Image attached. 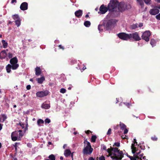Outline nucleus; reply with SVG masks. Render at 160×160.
<instances>
[{
    "instance_id": "nucleus-1",
    "label": "nucleus",
    "mask_w": 160,
    "mask_h": 160,
    "mask_svg": "<svg viewBox=\"0 0 160 160\" xmlns=\"http://www.w3.org/2000/svg\"><path fill=\"white\" fill-rule=\"evenodd\" d=\"M107 152H108V157L110 156L112 160H120L123 157L124 154L122 151H120L117 148H110L107 149Z\"/></svg>"
},
{
    "instance_id": "nucleus-2",
    "label": "nucleus",
    "mask_w": 160,
    "mask_h": 160,
    "mask_svg": "<svg viewBox=\"0 0 160 160\" xmlns=\"http://www.w3.org/2000/svg\"><path fill=\"white\" fill-rule=\"evenodd\" d=\"M84 145L82 151L83 156H84L86 155H90L93 150V148H92L90 143L87 140L84 141Z\"/></svg>"
},
{
    "instance_id": "nucleus-3",
    "label": "nucleus",
    "mask_w": 160,
    "mask_h": 160,
    "mask_svg": "<svg viewBox=\"0 0 160 160\" xmlns=\"http://www.w3.org/2000/svg\"><path fill=\"white\" fill-rule=\"evenodd\" d=\"M118 3L117 0H111L108 6V10L110 12L118 11Z\"/></svg>"
},
{
    "instance_id": "nucleus-4",
    "label": "nucleus",
    "mask_w": 160,
    "mask_h": 160,
    "mask_svg": "<svg viewBox=\"0 0 160 160\" xmlns=\"http://www.w3.org/2000/svg\"><path fill=\"white\" fill-rule=\"evenodd\" d=\"M130 8L131 6L129 4H127L124 2H121L118 3V10L120 12H122Z\"/></svg>"
},
{
    "instance_id": "nucleus-5",
    "label": "nucleus",
    "mask_w": 160,
    "mask_h": 160,
    "mask_svg": "<svg viewBox=\"0 0 160 160\" xmlns=\"http://www.w3.org/2000/svg\"><path fill=\"white\" fill-rule=\"evenodd\" d=\"M118 20L115 19H112L109 20L107 22L106 27L107 30L110 29L113 27L118 22Z\"/></svg>"
},
{
    "instance_id": "nucleus-6",
    "label": "nucleus",
    "mask_w": 160,
    "mask_h": 160,
    "mask_svg": "<svg viewBox=\"0 0 160 160\" xmlns=\"http://www.w3.org/2000/svg\"><path fill=\"white\" fill-rule=\"evenodd\" d=\"M11 64L12 66V69L13 70L16 69L19 66V65L17 63L18 60L16 57H14L11 59L10 61Z\"/></svg>"
},
{
    "instance_id": "nucleus-7",
    "label": "nucleus",
    "mask_w": 160,
    "mask_h": 160,
    "mask_svg": "<svg viewBox=\"0 0 160 160\" xmlns=\"http://www.w3.org/2000/svg\"><path fill=\"white\" fill-rule=\"evenodd\" d=\"M150 35V32L149 31H145L143 32L142 36V38L146 41L148 42L149 40V37Z\"/></svg>"
},
{
    "instance_id": "nucleus-8",
    "label": "nucleus",
    "mask_w": 160,
    "mask_h": 160,
    "mask_svg": "<svg viewBox=\"0 0 160 160\" xmlns=\"http://www.w3.org/2000/svg\"><path fill=\"white\" fill-rule=\"evenodd\" d=\"M129 37L130 39L132 38L135 41H139L141 39L140 37L139 36L138 33L137 32L130 33Z\"/></svg>"
},
{
    "instance_id": "nucleus-9",
    "label": "nucleus",
    "mask_w": 160,
    "mask_h": 160,
    "mask_svg": "<svg viewBox=\"0 0 160 160\" xmlns=\"http://www.w3.org/2000/svg\"><path fill=\"white\" fill-rule=\"evenodd\" d=\"M118 37L122 39L127 40L130 39L129 34H126L124 32L119 33L118 35Z\"/></svg>"
},
{
    "instance_id": "nucleus-10",
    "label": "nucleus",
    "mask_w": 160,
    "mask_h": 160,
    "mask_svg": "<svg viewBox=\"0 0 160 160\" xmlns=\"http://www.w3.org/2000/svg\"><path fill=\"white\" fill-rule=\"evenodd\" d=\"M48 92H49L48 90H46L44 91H39L36 93V95L38 97L42 98L47 96L48 94Z\"/></svg>"
},
{
    "instance_id": "nucleus-11",
    "label": "nucleus",
    "mask_w": 160,
    "mask_h": 160,
    "mask_svg": "<svg viewBox=\"0 0 160 160\" xmlns=\"http://www.w3.org/2000/svg\"><path fill=\"white\" fill-rule=\"evenodd\" d=\"M108 10V7H107L105 6L104 5H102L100 8L99 11L98 12V13L101 14H104Z\"/></svg>"
},
{
    "instance_id": "nucleus-12",
    "label": "nucleus",
    "mask_w": 160,
    "mask_h": 160,
    "mask_svg": "<svg viewBox=\"0 0 160 160\" xmlns=\"http://www.w3.org/2000/svg\"><path fill=\"white\" fill-rule=\"evenodd\" d=\"M143 25L142 23H136L133 24L130 26V28L131 29H134L138 27L141 28Z\"/></svg>"
},
{
    "instance_id": "nucleus-13",
    "label": "nucleus",
    "mask_w": 160,
    "mask_h": 160,
    "mask_svg": "<svg viewBox=\"0 0 160 160\" xmlns=\"http://www.w3.org/2000/svg\"><path fill=\"white\" fill-rule=\"evenodd\" d=\"M134 143H132L131 146V149L132 152L133 154H135V152L138 151V149L135 147V144L137 145L138 143L136 141V139H134Z\"/></svg>"
},
{
    "instance_id": "nucleus-14",
    "label": "nucleus",
    "mask_w": 160,
    "mask_h": 160,
    "mask_svg": "<svg viewBox=\"0 0 160 160\" xmlns=\"http://www.w3.org/2000/svg\"><path fill=\"white\" fill-rule=\"evenodd\" d=\"M20 9L23 11L26 10L28 8V3L26 2H22L20 6Z\"/></svg>"
},
{
    "instance_id": "nucleus-15",
    "label": "nucleus",
    "mask_w": 160,
    "mask_h": 160,
    "mask_svg": "<svg viewBox=\"0 0 160 160\" xmlns=\"http://www.w3.org/2000/svg\"><path fill=\"white\" fill-rule=\"evenodd\" d=\"M159 10L157 9H151L150 11L151 14L155 15L159 12Z\"/></svg>"
},
{
    "instance_id": "nucleus-16",
    "label": "nucleus",
    "mask_w": 160,
    "mask_h": 160,
    "mask_svg": "<svg viewBox=\"0 0 160 160\" xmlns=\"http://www.w3.org/2000/svg\"><path fill=\"white\" fill-rule=\"evenodd\" d=\"M82 14V11L81 10H79L78 11H77L75 12V16L78 18H79L81 16Z\"/></svg>"
},
{
    "instance_id": "nucleus-17",
    "label": "nucleus",
    "mask_w": 160,
    "mask_h": 160,
    "mask_svg": "<svg viewBox=\"0 0 160 160\" xmlns=\"http://www.w3.org/2000/svg\"><path fill=\"white\" fill-rule=\"evenodd\" d=\"M7 54L5 50L2 51L0 54V58L1 59L5 58Z\"/></svg>"
},
{
    "instance_id": "nucleus-18",
    "label": "nucleus",
    "mask_w": 160,
    "mask_h": 160,
    "mask_svg": "<svg viewBox=\"0 0 160 160\" xmlns=\"http://www.w3.org/2000/svg\"><path fill=\"white\" fill-rule=\"evenodd\" d=\"M7 116L4 114L0 115V122H3L7 119Z\"/></svg>"
},
{
    "instance_id": "nucleus-19",
    "label": "nucleus",
    "mask_w": 160,
    "mask_h": 160,
    "mask_svg": "<svg viewBox=\"0 0 160 160\" xmlns=\"http://www.w3.org/2000/svg\"><path fill=\"white\" fill-rule=\"evenodd\" d=\"M35 74L37 76L40 75L41 73V71L40 67H36L35 69Z\"/></svg>"
},
{
    "instance_id": "nucleus-20",
    "label": "nucleus",
    "mask_w": 160,
    "mask_h": 160,
    "mask_svg": "<svg viewBox=\"0 0 160 160\" xmlns=\"http://www.w3.org/2000/svg\"><path fill=\"white\" fill-rule=\"evenodd\" d=\"M71 154V152L70 150L66 149L64 152V155L66 157H68Z\"/></svg>"
},
{
    "instance_id": "nucleus-21",
    "label": "nucleus",
    "mask_w": 160,
    "mask_h": 160,
    "mask_svg": "<svg viewBox=\"0 0 160 160\" xmlns=\"http://www.w3.org/2000/svg\"><path fill=\"white\" fill-rule=\"evenodd\" d=\"M42 107L45 109H48L50 108V106L49 104L43 103L42 105Z\"/></svg>"
},
{
    "instance_id": "nucleus-22",
    "label": "nucleus",
    "mask_w": 160,
    "mask_h": 160,
    "mask_svg": "<svg viewBox=\"0 0 160 160\" xmlns=\"http://www.w3.org/2000/svg\"><path fill=\"white\" fill-rule=\"evenodd\" d=\"M6 68L7 72L10 73L11 71V69H12V66L11 65L8 64L6 66Z\"/></svg>"
},
{
    "instance_id": "nucleus-23",
    "label": "nucleus",
    "mask_w": 160,
    "mask_h": 160,
    "mask_svg": "<svg viewBox=\"0 0 160 160\" xmlns=\"http://www.w3.org/2000/svg\"><path fill=\"white\" fill-rule=\"evenodd\" d=\"M137 159H140V160H141L142 158H139L138 156H137V155H134V156L131 157L130 159L131 160H137Z\"/></svg>"
},
{
    "instance_id": "nucleus-24",
    "label": "nucleus",
    "mask_w": 160,
    "mask_h": 160,
    "mask_svg": "<svg viewBox=\"0 0 160 160\" xmlns=\"http://www.w3.org/2000/svg\"><path fill=\"white\" fill-rule=\"evenodd\" d=\"M15 133V132H13L11 134V137L12 140L13 141H15L18 140V138L16 136H13L14 134Z\"/></svg>"
},
{
    "instance_id": "nucleus-25",
    "label": "nucleus",
    "mask_w": 160,
    "mask_h": 160,
    "mask_svg": "<svg viewBox=\"0 0 160 160\" xmlns=\"http://www.w3.org/2000/svg\"><path fill=\"white\" fill-rule=\"evenodd\" d=\"M119 126L120 127L121 129L122 130H124L126 127L125 124L121 122L120 123Z\"/></svg>"
},
{
    "instance_id": "nucleus-26",
    "label": "nucleus",
    "mask_w": 160,
    "mask_h": 160,
    "mask_svg": "<svg viewBox=\"0 0 160 160\" xmlns=\"http://www.w3.org/2000/svg\"><path fill=\"white\" fill-rule=\"evenodd\" d=\"M21 20L20 19L19 20H16L15 21V23L16 25L18 27H19L21 25Z\"/></svg>"
},
{
    "instance_id": "nucleus-27",
    "label": "nucleus",
    "mask_w": 160,
    "mask_h": 160,
    "mask_svg": "<svg viewBox=\"0 0 160 160\" xmlns=\"http://www.w3.org/2000/svg\"><path fill=\"white\" fill-rule=\"evenodd\" d=\"M50 160H55V156L53 154H51L48 157Z\"/></svg>"
},
{
    "instance_id": "nucleus-28",
    "label": "nucleus",
    "mask_w": 160,
    "mask_h": 160,
    "mask_svg": "<svg viewBox=\"0 0 160 160\" xmlns=\"http://www.w3.org/2000/svg\"><path fill=\"white\" fill-rule=\"evenodd\" d=\"M97 137L95 135H92L91 138V142H95Z\"/></svg>"
},
{
    "instance_id": "nucleus-29",
    "label": "nucleus",
    "mask_w": 160,
    "mask_h": 160,
    "mask_svg": "<svg viewBox=\"0 0 160 160\" xmlns=\"http://www.w3.org/2000/svg\"><path fill=\"white\" fill-rule=\"evenodd\" d=\"M44 121L43 120L41 119H39L37 121V124L38 126H41V124H43Z\"/></svg>"
},
{
    "instance_id": "nucleus-30",
    "label": "nucleus",
    "mask_w": 160,
    "mask_h": 160,
    "mask_svg": "<svg viewBox=\"0 0 160 160\" xmlns=\"http://www.w3.org/2000/svg\"><path fill=\"white\" fill-rule=\"evenodd\" d=\"M13 18L15 21L16 20H19L20 19L19 16L18 14H15L12 16Z\"/></svg>"
},
{
    "instance_id": "nucleus-31",
    "label": "nucleus",
    "mask_w": 160,
    "mask_h": 160,
    "mask_svg": "<svg viewBox=\"0 0 160 160\" xmlns=\"http://www.w3.org/2000/svg\"><path fill=\"white\" fill-rule=\"evenodd\" d=\"M2 42L3 44V48H6L8 44L7 42H6V41L4 40H2Z\"/></svg>"
},
{
    "instance_id": "nucleus-32",
    "label": "nucleus",
    "mask_w": 160,
    "mask_h": 160,
    "mask_svg": "<svg viewBox=\"0 0 160 160\" xmlns=\"http://www.w3.org/2000/svg\"><path fill=\"white\" fill-rule=\"evenodd\" d=\"M91 23L89 21H86L84 22V25L86 27H88L90 25Z\"/></svg>"
},
{
    "instance_id": "nucleus-33",
    "label": "nucleus",
    "mask_w": 160,
    "mask_h": 160,
    "mask_svg": "<svg viewBox=\"0 0 160 160\" xmlns=\"http://www.w3.org/2000/svg\"><path fill=\"white\" fill-rule=\"evenodd\" d=\"M155 40L154 39H152L151 40L150 44L153 47L155 45Z\"/></svg>"
},
{
    "instance_id": "nucleus-34",
    "label": "nucleus",
    "mask_w": 160,
    "mask_h": 160,
    "mask_svg": "<svg viewBox=\"0 0 160 160\" xmlns=\"http://www.w3.org/2000/svg\"><path fill=\"white\" fill-rule=\"evenodd\" d=\"M103 26L102 25H99L98 26V29L100 31H102L103 30Z\"/></svg>"
},
{
    "instance_id": "nucleus-35",
    "label": "nucleus",
    "mask_w": 160,
    "mask_h": 160,
    "mask_svg": "<svg viewBox=\"0 0 160 160\" xmlns=\"http://www.w3.org/2000/svg\"><path fill=\"white\" fill-rule=\"evenodd\" d=\"M97 159H98L99 160H105V157L103 155L99 158L97 157Z\"/></svg>"
},
{
    "instance_id": "nucleus-36",
    "label": "nucleus",
    "mask_w": 160,
    "mask_h": 160,
    "mask_svg": "<svg viewBox=\"0 0 160 160\" xmlns=\"http://www.w3.org/2000/svg\"><path fill=\"white\" fill-rule=\"evenodd\" d=\"M142 6L144 4V3L142 0H136Z\"/></svg>"
},
{
    "instance_id": "nucleus-37",
    "label": "nucleus",
    "mask_w": 160,
    "mask_h": 160,
    "mask_svg": "<svg viewBox=\"0 0 160 160\" xmlns=\"http://www.w3.org/2000/svg\"><path fill=\"white\" fill-rule=\"evenodd\" d=\"M66 92V90L64 88H62L60 89V92L62 93H64Z\"/></svg>"
},
{
    "instance_id": "nucleus-38",
    "label": "nucleus",
    "mask_w": 160,
    "mask_h": 160,
    "mask_svg": "<svg viewBox=\"0 0 160 160\" xmlns=\"http://www.w3.org/2000/svg\"><path fill=\"white\" fill-rule=\"evenodd\" d=\"M112 132V129L111 128H109L108 130V131L107 132V134L108 135H110L111 133Z\"/></svg>"
},
{
    "instance_id": "nucleus-39",
    "label": "nucleus",
    "mask_w": 160,
    "mask_h": 160,
    "mask_svg": "<svg viewBox=\"0 0 160 160\" xmlns=\"http://www.w3.org/2000/svg\"><path fill=\"white\" fill-rule=\"evenodd\" d=\"M116 146L119 147L120 146V143L119 142H116L114 143L113 146Z\"/></svg>"
},
{
    "instance_id": "nucleus-40",
    "label": "nucleus",
    "mask_w": 160,
    "mask_h": 160,
    "mask_svg": "<svg viewBox=\"0 0 160 160\" xmlns=\"http://www.w3.org/2000/svg\"><path fill=\"white\" fill-rule=\"evenodd\" d=\"M51 122L50 120L48 118L46 119L45 120V123H49Z\"/></svg>"
},
{
    "instance_id": "nucleus-41",
    "label": "nucleus",
    "mask_w": 160,
    "mask_h": 160,
    "mask_svg": "<svg viewBox=\"0 0 160 160\" xmlns=\"http://www.w3.org/2000/svg\"><path fill=\"white\" fill-rule=\"evenodd\" d=\"M144 2L147 4H150L151 0H144Z\"/></svg>"
},
{
    "instance_id": "nucleus-42",
    "label": "nucleus",
    "mask_w": 160,
    "mask_h": 160,
    "mask_svg": "<svg viewBox=\"0 0 160 160\" xmlns=\"http://www.w3.org/2000/svg\"><path fill=\"white\" fill-rule=\"evenodd\" d=\"M140 148L142 150H145V146L143 145H141L140 146Z\"/></svg>"
},
{
    "instance_id": "nucleus-43",
    "label": "nucleus",
    "mask_w": 160,
    "mask_h": 160,
    "mask_svg": "<svg viewBox=\"0 0 160 160\" xmlns=\"http://www.w3.org/2000/svg\"><path fill=\"white\" fill-rule=\"evenodd\" d=\"M151 139L154 141H156L157 140L158 138L155 136H154L151 137Z\"/></svg>"
},
{
    "instance_id": "nucleus-44",
    "label": "nucleus",
    "mask_w": 160,
    "mask_h": 160,
    "mask_svg": "<svg viewBox=\"0 0 160 160\" xmlns=\"http://www.w3.org/2000/svg\"><path fill=\"white\" fill-rule=\"evenodd\" d=\"M8 57L9 58H11L12 57V53L9 52L8 53Z\"/></svg>"
},
{
    "instance_id": "nucleus-45",
    "label": "nucleus",
    "mask_w": 160,
    "mask_h": 160,
    "mask_svg": "<svg viewBox=\"0 0 160 160\" xmlns=\"http://www.w3.org/2000/svg\"><path fill=\"white\" fill-rule=\"evenodd\" d=\"M37 80H45V78L44 76H42L40 78H38Z\"/></svg>"
},
{
    "instance_id": "nucleus-46",
    "label": "nucleus",
    "mask_w": 160,
    "mask_h": 160,
    "mask_svg": "<svg viewBox=\"0 0 160 160\" xmlns=\"http://www.w3.org/2000/svg\"><path fill=\"white\" fill-rule=\"evenodd\" d=\"M124 129V134H126L128 132V129L126 128Z\"/></svg>"
},
{
    "instance_id": "nucleus-47",
    "label": "nucleus",
    "mask_w": 160,
    "mask_h": 160,
    "mask_svg": "<svg viewBox=\"0 0 160 160\" xmlns=\"http://www.w3.org/2000/svg\"><path fill=\"white\" fill-rule=\"evenodd\" d=\"M156 17L157 19L158 20H160V13L158 15L156 16Z\"/></svg>"
},
{
    "instance_id": "nucleus-48",
    "label": "nucleus",
    "mask_w": 160,
    "mask_h": 160,
    "mask_svg": "<svg viewBox=\"0 0 160 160\" xmlns=\"http://www.w3.org/2000/svg\"><path fill=\"white\" fill-rule=\"evenodd\" d=\"M27 146L28 147L30 148H31L32 147V144H31V143H28L27 144Z\"/></svg>"
},
{
    "instance_id": "nucleus-49",
    "label": "nucleus",
    "mask_w": 160,
    "mask_h": 160,
    "mask_svg": "<svg viewBox=\"0 0 160 160\" xmlns=\"http://www.w3.org/2000/svg\"><path fill=\"white\" fill-rule=\"evenodd\" d=\"M31 86L30 85H28L26 87V88L27 90H29L31 89Z\"/></svg>"
},
{
    "instance_id": "nucleus-50",
    "label": "nucleus",
    "mask_w": 160,
    "mask_h": 160,
    "mask_svg": "<svg viewBox=\"0 0 160 160\" xmlns=\"http://www.w3.org/2000/svg\"><path fill=\"white\" fill-rule=\"evenodd\" d=\"M118 127H119V125H117L116 126H114V129H116V130L117 129H118Z\"/></svg>"
},
{
    "instance_id": "nucleus-51",
    "label": "nucleus",
    "mask_w": 160,
    "mask_h": 160,
    "mask_svg": "<svg viewBox=\"0 0 160 160\" xmlns=\"http://www.w3.org/2000/svg\"><path fill=\"white\" fill-rule=\"evenodd\" d=\"M88 160H95V159L92 157H90L88 158Z\"/></svg>"
},
{
    "instance_id": "nucleus-52",
    "label": "nucleus",
    "mask_w": 160,
    "mask_h": 160,
    "mask_svg": "<svg viewBox=\"0 0 160 160\" xmlns=\"http://www.w3.org/2000/svg\"><path fill=\"white\" fill-rule=\"evenodd\" d=\"M91 132L89 130H88L86 131H85V132L87 134H88L90 132Z\"/></svg>"
},
{
    "instance_id": "nucleus-53",
    "label": "nucleus",
    "mask_w": 160,
    "mask_h": 160,
    "mask_svg": "<svg viewBox=\"0 0 160 160\" xmlns=\"http://www.w3.org/2000/svg\"><path fill=\"white\" fill-rule=\"evenodd\" d=\"M102 149L104 150H105L107 151V147H106L104 145L103 146V147H102Z\"/></svg>"
},
{
    "instance_id": "nucleus-54",
    "label": "nucleus",
    "mask_w": 160,
    "mask_h": 160,
    "mask_svg": "<svg viewBox=\"0 0 160 160\" xmlns=\"http://www.w3.org/2000/svg\"><path fill=\"white\" fill-rule=\"evenodd\" d=\"M16 3L17 2V1L16 0H12L11 1V3Z\"/></svg>"
},
{
    "instance_id": "nucleus-55",
    "label": "nucleus",
    "mask_w": 160,
    "mask_h": 160,
    "mask_svg": "<svg viewBox=\"0 0 160 160\" xmlns=\"http://www.w3.org/2000/svg\"><path fill=\"white\" fill-rule=\"evenodd\" d=\"M38 83L40 84H42V83L43 81H37Z\"/></svg>"
},
{
    "instance_id": "nucleus-56",
    "label": "nucleus",
    "mask_w": 160,
    "mask_h": 160,
    "mask_svg": "<svg viewBox=\"0 0 160 160\" xmlns=\"http://www.w3.org/2000/svg\"><path fill=\"white\" fill-rule=\"evenodd\" d=\"M126 135H125V136L123 135L122 136V138L123 139H126Z\"/></svg>"
},
{
    "instance_id": "nucleus-57",
    "label": "nucleus",
    "mask_w": 160,
    "mask_h": 160,
    "mask_svg": "<svg viewBox=\"0 0 160 160\" xmlns=\"http://www.w3.org/2000/svg\"><path fill=\"white\" fill-rule=\"evenodd\" d=\"M59 48H60L62 49H64V48H63V47L61 45H59Z\"/></svg>"
},
{
    "instance_id": "nucleus-58",
    "label": "nucleus",
    "mask_w": 160,
    "mask_h": 160,
    "mask_svg": "<svg viewBox=\"0 0 160 160\" xmlns=\"http://www.w3.org/2000/svg\"><path fill=\"white\" fill-rule=\"evenodd\" d=\"M141 153V151H140L139 152H137L136 153V155H137V156H138V155H139V154Z\"/></svg>"
},
{
    "instance_id": "nucleus-59",
    "label": "nucleus",
    "mask_w": 160,
    "mask_h": 160,
    "mask_svg": "<svg viewBox=\"0 0 160 160\" xmlns=\"http://www.w3.org/2000/svg\"><path fill=\"white\" fill-rule=\"evenodd\" d=\"M17 144H18V143L16 142L15 143V144L14 145V147H15V148H17Z\"/></svg>"
},
{
    "instance_id": "nucleus-60",
    "label": "nucleus",
    "mask_w": 160,
    "mask_h": 160,
    "mask_svg": "<svg viewBox=\"0 0 160 160\" xmlns=\"http://www.w3.org/2000/svg\"><path fill=\"white\" fill-rule=\"evenodd\" d=\"M2 125L0 123V131L2 129Z\"/></svg>"
},
{
    "instance_id": "nucleus-61",
    "label": "nucleus",
    "mask_w": 160,
    "mask_h": 160,
    "mask_svg": "<svg viewBox=\"0 0 160 160\" xmlns=\"http://www.w3.org/2000/svg\"><path fill=\"white\" fill-rule=\"evenodd\" d=\"M73 153H71V156L72 158V160H73Z\"/></svg>"
},
{
    "instance_id": "nucleus-62",
    "label": "nucleus",
    "mask_w": 160,
    "mask_h": 160,
    "mask_svg": "<svg viewBox=\"0 0 160 160\" xmlns=\"http://www.w3.org/2000/svg\"><path fill=\"white\" fill-rule=\"evenodd\" d=\"M60 159L61 160H63V157L62 156H61L60 157Z\"/></svg>"
},
{
    "instance_id": "nucleus-63",
    "label": "nucleus",
    "mask_w": 160,
    "mask_h": 160,
    "mask_svg": "<svg viewBox=\"0 0 160 160\" xmlns=\"http://www.w3.org/2000/svg\"><path fill=\"white\" fill-rule=\"evenodd\" d=\"M13 160H18V159L16 158H13Z\"/></svg>"
},
{
    "instance_id": "nucleus-64",
    "label": "nucleus",
    "mask_w": 160,
    "mask_h": 160,
    "mask_svg": "<svg viewBox=\"0 0 160 160\" xmlns=\"http://www.w3.org/2000/svg\"><path fill=\"white\" fill-rule=\"evenodd\" d=\"M155 0V1H157V2L160 3V0Z\"/></svg>"
}]
</instances>
